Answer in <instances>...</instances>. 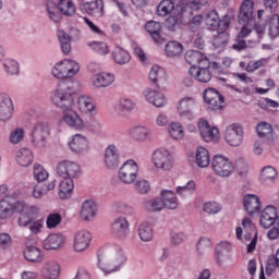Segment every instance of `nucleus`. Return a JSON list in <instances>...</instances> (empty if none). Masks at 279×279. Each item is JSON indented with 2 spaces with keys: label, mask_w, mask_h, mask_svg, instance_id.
Here are the masks:
<instances>
[{
  "label": "nucleus",
  "mask_w": 279,
  "mask_h": 279,
  "mask_svg": "<svg viewBox=\"0 0 279 279\" xmlns=\"http://www.w3.org/2000/svg\"><path fill=\"white\" fill-rule=\"evenodd\" d=\"M51 100L58 108L63 110V121L65 125L73 130L82 131L86 125L84 120L73 110V89L69 84L61 82L58 88L52 93Z\"/></svg>",
  "instance_id": "obj_1"
},
{
  "label": "nucleus",
  "mask_w": 279,
  "mask_h": 279,
  "mask_svg": "<svg viewBox=\"0 0 279 279\" xmlns=\"http://www.w3.org/2000/svg\"><path fill=\"white\" fill-rule=\"evenodd\" d=\"M38 217H40V207L28 204L24 214L17 218V226L28 228L32 234H38L43 230V219H38Z\"/></svg>",
  "instance_id": "obj_2"
},
{
  "label": "nucleus",
  "mask_w": 279,
  "mask_h": 279,
  "mask_svg": "<svg viewBox=\"0 0 279 279\" xmlns=\"http://www.w3.org/2000/svg\"><path fill=\"white\" fill-rule=\"evenodd\" d=\"M29 203L25 201H16L12 203L8 198L0 199V219H10L13 215H20L25 213Z\"/></svg>",
  "instance_id": "obj_3"
},
{
  "label": "nucleus",
  "mask_w": 279,
  "mask_h": 279,
  "mask_svg": "<svg viewBox=\"0 0 279 279\" xmlns=\"http://www.w3.org/2000/svg\"><path fill=\"white\" fill-rule=\"evenodd\" d=\"M77 73H80V63L71 59H65L57 63L52 69V75L58 80H66V77H75Z\"/></svg>",
  "instance_id": "obj_4"
},
{
  "label": "nucleus",
  "mask_w": 279,
  "mask_h": 279,
  "mask_svg": "<svg viewBox=\"0 0 279 279\" xmlns=\"http://www.w3.org/2000/svg\"><path fill=\"white\" fill-rule=\"evenodd\" d=\"M48 16L54 23H60L62 14L64 16H73L75 14V4L71 0L66 2L65 9L62 8V4H56L52 0H49L46 4Z\"/></svg>",
  "instance_id": "obj_5"
},
{
  "label": "nucleus",
  "mask_w": 279,
  "mask_h": 279,
  "mask_svg": "<svg viewBox=\"0 0 279 279\" xmlns=\"http://www.w3.org/2000/svg\"><path fill=\"white\" fill-rule=\"evenodd\" d=\"M213 171L220 178H230L234 173V165L222 155L214 156L211 160Z\"/></svg>",
  "instance_id": "obj_6"
},
{
  "label": "nucleus",
  "mask_w": 279,
  "mask_h": 279,
  "mask_svg": "<svg viewBox=\"0 0 279 279\" xmlns=\"http://www.w3.org/2000/svg\"><path fill=\"white\" fill-rule=\"evenodd\" d=\"M239 25H256L254 0H243L238 13Z\"/></svg>",
  "instance_id": "obj_7"
},
{
  "label": "nucleus",
  "mask_w": 279,
  "mask_h": 279,
  "mask_svg": "<svg viewBox=\"0 0 279 279\" xmlns=\"http://www.w3.org/2000/svg\"><path fill=\"white\" fill-rule=\"evenodd\" d=\"M57 173L60 178L74 180L82 175V168L77 162L62 160L57 166Z\"/></svg>",
  "instance_id": "obj_8"
},
{
  "label": "nucleus",
  "mask_w": 279,
  "mask_h": 279,
  "mask_svg": "<svg viewBox=\"0 0 279 279\" xmlns=\"http://www.w3.org/2000/svg\"><path fill=\"white\" fill-rule=\"evenodd\" d=\"M118 178L123 184H132L138 178V165L130 159L119 169Z\"/></svg>",
  "instance_id": "obj_9"
},
{
  "label": "nucleus",
  "mask_w": 279,
  "mask_h": 279,
  "mask_svg": "<svg viewBox=\"0 0 279 279\" xmlns=\"http://www.w3.org/2000/svg\"><path fill=\"white\" fill-rule=\"evenodd\" d=\"M51 136V128L47 122H38L33 130V143L36 147H45Z\"/></svg>",
  "instance_id": "obj_10"
},
{
  "label": "nucleus",
  "mask_w": 279,
  "mask_h": 279,
  "mask_svg": "<svg viewBox=\"0 0 279 279\" xmlns=\"http://www.w3.org/2000/svg\"><path fill=\"white\" fill-rule=\"evenodd\" d=\"M153 162L157 169H162V171H170L173 169V156L169 150L159 148L153 153Z\"/></svg>",
  "instance_id": "obj_11"
},
{
  "label": "nucleus",
  "mask_w": 279,
  "mask_h": 279,
  "mask_svg": "<svg viewBox=\"0 0 279 279\" xmlns=\"http://www.w3.org/2000/svg\"><path fill=\"white\" fill-rule=\"evenodd\" d=\"M204 101L207 105L209 110H223V96L215 88H207L205 89L204 94Z\"/></svg>",
  "instance_id": "obj_12"
},
{
  "label": "nucleus",
  "mask_w": 279,
  "mask_h": 279,
  "mask_svg": "<svg viewBox=\"0 0 279 279\" xmlns=\"http://www.w3.org/2000/svg\"><path fill=\"white\" fill-rule=\"evenodd\" d=\"M243 126L241 124H230L225 131V141L231 147H239L243 143Z\"/></svg>",
  "instance_id": "obj_13"
},
{
  "label": "nucleus",
  "mask_w": 279,
  "mask_h": 279,
  "mask_svg": "<svg viewBox=\"0 0 279 279\" xmlns=\"http://www.w3.org/2000/svg\"><path fill=\"white\" fill-rule=\"evenodd\" d=\"M110 231L116 239L123 241L130 236V221L125 217H119L111 223Z\"/></svg>",
  "instance_id": "obj_14"
},
{
  "label": "nucleus",
  "mask_w": 279,
  "mask_h": 279,
  "mask_svg": "<svg viewBox=\"0 0 279 279\" xmlns=\"http://www.w3.org/2000/svg\"><path fill=\"white\" fill-rule=\"evenodd\" d=\"M259 226L266 229L271 228V226H279L278 209L275 206L265 207L259 218Z\"/></svg>",
  "instance_id": "obj_15"
},
{
  "label": "nucleus",
  "mask_w": 279,
  "mask_h": 279,
  "mask_svg": "<svg viewBox=\"0 0 279 279\" xmlns=\"http://www.w3.org/2000/svg\"><path fill=\"white\" fill-rule=\"evenodd\" d=\"M185 61L191 65V69H198V66H210V60L202 51L187 50L185 52Z\"/></svg>",
  "instance_id": "obj_16"
},
{
  "label": "nucleus",
  "mask_w": 279,
  "mask_h": 279,
  "mask_svg": "<svg viewBox=\"0 0 279 279\" xmlns=\"http://www.w3.org/2000/svg\"><path fill=\"white\" fill-rule=\"evenodd\" d=\"M14 113V104L8 94H0V121H10Z\"/></svg>",
  "instance_id": "obj_17"
},
{
  "label": "nucleus",
  "mask_w": 279,
  "mask_h": 279,
  "mask_svg": "<svg viewBox=\"0 0 279 279\" xmlns=\"http://www.w3.org/2000/svg\"><path fill=\"white\" fill-rule=\"evenodd\" d=\"M198 130L205 143H210V141L219 138V129L215 126L211 128L208 121H206L205 119L199 120Z\"/></svg>",
  "instance_id": "obj_18"
},
{
  "label": "nucleus",
  "mask_w": 279,
  "mask_h": 279,
  "mask_svg": "<svg viewBox=\"0 0 279 279\" xmlns=\"http://www.w3.org/2000/svg\"><path fill=\"white\" fill-rule=\"evenodd\" d=\"M93 235L87 230H81L74 235V250L76 252H84L90 246Z\"/></svg>",
  "instance_id": "obj_19"
},
{
  "label": "nucleus",
  "mask_w": 279,
  "mask_h": 279,
  "mask_svg": "<svg viewBox=\"0 0 279 279\" xmlns=\"http://www.w3.org/2000/svg\"><path fill=\"white\" fill-rule=\"evenodd\" d=\"M189 75L192 76L196 82L202 84H208L213 80V73L210 72V66L190 68Z\"/></svg>",
  "instance_id": "obj_20"
},
{
  "label": "nucleus",
  "mask_w": 279,
  "mask_h": 279,
  "mask_svg": "<svg viewBox=\"0 0 279 279\" xmlns=\"http://www.w3.org/2000/svg\"><path fill=\"white\" fill-rule=\"evenodd\" d=\"M104 162L107 167V169H117L119 167V149H117V146L109 145L105 149L104 155Z\"/></svg>",
  "instance_id": "obj_21"
},
{
  "label": "nucleus",
  "mask_w": 279,
  "mask_h": 279,
  "mask_svg": "<svg viewBox=\"0 0 279 279\" xmlns=\"http://www.w3.org/2000/svg\"><path fill=\"white\" fill-rule=\"evenodd\" d=\"M243 206L247 215L252 217V215L260 213V198L256 194H246L243 198Z\"/></svg>",
  "instance_id": "obj_22"
},
{
  "label": "nucleus",
  "mask_w": 279,
  "mask_h": 279,
  "mask_svg": "<svg viewBox=\"0 0 279 279\" xmlns=\"http://www.w3.org/2000/svg\"><path fill=\"white\" fill-rule=\"evenodd\" d=\"M194 108H195V99H193V97H185L179 101L177 110L180 117H185L186 119H193Z\"/></svg>",
  "instance_id": "obj_23"
},
{
  "label": "nucleus",
  "mask_w": 279,
  "mask_h": 279,
  "mask_svg": "<svg viewBox=\"0 0 279 279\" xmlns=\"http://www.w3.org/2000/svg\"><path fill=\"white\" fill-rule=\"evenodd\" d=\"M144 95L147 101H149V104H153V106H155L156 108H162L167 105V98L165 97V94L158 90H153L148 88L144 92Z\"/></svg>",
  "instance_id": "obj_24"
},
{
  "label": "nucleus",
  "mask_w": 279,
  "mask_h": 279,
  "mask_svg": "<svg viewBox=\"0 0 279 279\" xmlns=\"http://www.w3.org/2000/svg\"><path fill=\"white\" fill-rule=\"evenodd\" d=\"M69 146L74 154H82V151H86V149H88V138L82 134H75L69 143Z\"/></svg>",
  "instance_id": "obj_25"
},
{
  "label": "nucleus",
  "mask_w": 279,
  "mask_h": 279,
  "mask_svg": "<svg viewBox=\"0 0 279 279\" xmlns=\"http://www.w3.org/2000/svg\"><path fill=\"white\" fill-rule=\"evenodd\" d=\"M64 243V235L61 233H52L44 241V250H60Z\"/></svg>",
  "instance_id": "obj_26"
},
{
  "label": "nucleus",
  "mask_w": 279,
  "mask_h": 279,
  "mask_svg": "<svg viewBox=\"0 0 279 279\" xmlns=\"http://www.w3.org/2000/svg\"><path fill=\"white\" fill-rule=\"evenodd\" d=\"M82 9L93 16H104V0H94L82 4Z\"/></svg>",
  "instance_id": "obj_27"
},
{
  "label": "nucleus",
  "mask_w": 279,
  "mask_h": 279,
  "mask_svg": "<svg viewBox=\"0 0 279 279\" xmlns=\"http://www.w3.org/2000/svg\"><path fill=\"white\" fill-rule=\"evenodd\" d=\"M257 136L264 138L265 142L270 145L274 143V128L267 122H260L256 126Z\"/></svg>",
  "instance_id": "obj_28"
},
{
  "label": "nucleus",
  "mask_w": 279,
  "mask_h": 279,
  "mask_svg": "<svg viewBox=\"0 0 279 279\" xmlns=\"http://www.w3.org/2000/svg\"><path fill=\"white\" fill-rule=\"evenodd\" d=\"M230 252H232V244H230V242H228V241L220 242L216 246L215 258H216V263L220 267H221V265H223V258L226 256H228V254H230Z\"/></svg>",
  "instance_id": "obj_29"
},
{
  "label": "nucleus",
  "mask_w": 279,
  "mask_h": 279,
  "mask_svg": "<svg viewBox=\"0 0 279 279\" xmlns=\"http://www.w3.org/2000/svg\"><path fill=\"white\" fill-rule=\"evenodd\" d=\"M73 189H75V183L73 179H63L59 185V197L60 199H69L73 195Z\"/></svg>",
  "instance_id": "obj_30"
},
{
  "label": "nucleus",
  "mask_w": 279,
  "mask_h": 279,
  "mask_svg": "<svg viewBox=\"0 0 279 279\" xmlns=\"http://www.w3.org/2000/svg\"><path fill=\"white\" fill-rule=\"evenodd\" d=\"M16 162L20 167H29L34 162V153L29 148H21L16 153Z\"/></svg>",
  "instance_id": "obj_31"
},
{
  "label": "nucleus",
  "mask_w": 279,
  "mask_h": 279,
  "mask_svg": "<svg viewBox=\"0 0 279 279\" xmlns=\"http://www.w3.org/2000/svg\"><path fill=\"white\" fill-rule=\"evenodd\" d=\"M97 213V204L93 201H85L81 208V217L84 221H90Z\"/></svg>",
  "instance_id": "obj_32"
},
{
  "label": "nucleus",
  "mask_w": 279,
  "mask_h": 279,
  "mask_svg": "<svg viewBox=\"0 0 279 279\" xmlns=\"http://www.w3.org/2000/svg\"><path fill=\"white\" fill-rule=\"evenodd\" d=\"M44 278L57 279L60 276V264L57 262H48L41 269Z\"/></svg>",
  "instance_id": "obj_33"
},
{
  "label": "nucleus",
  "mask_w": 279,
  "mask_h": 279,
  "mask_svg": "<svg viewBox=\"0 0 279 279\" xmlns=\"http://www.w3.org/2000/svg\"><path fill=\"white\" fill-rule=\"evenodd\" d=\"M92 82L96 88H106L114 82V76L110 73H100L96 74Z\"/></svg>",
  "instance_id": "obj_34"
},
{
  "label": "nucleus",
  "mask_w": 279,
  "mask_h": 279,
  "mask_svg": "<svg viewBox=\"0 0 279 279\" xmlns=\"http://www.w3.org/2000/svg\"><path fill=\"white\" fill-rule=\"evenodd\" d=\"M161 199L163 202L165 208H169L170 210H175L178 208V196H175V192L171 190H163L161 192Z\"/></svg>",
  "instance_id": "obj_35"
},
{
  "label": "nucleus",
  "mask_w": 279,
  "mask_h": 279,
  "mask_svg": "<svg viewBox=\"0 0 279 279\" xmlns=\"http://www.w3.org/2000/svg\"><path fill=\"white\" fill-rule=\"evenodd\" d=\"M167 78V73H165V70L158 65H154L148 74V80L151 82V85L155 86V88H158V83L162 82V80Z\"/></svg>",
  "instance_id": "obj_36"
},
{
  "label": "nucleus",
  "mask_w": 279,
  "mask_h": 279,
  "mask_svg": "<svg viewBox=\"0 0 279 279\" xmlns=\"http://www.w3.org/2000/svg\"><path fill=\"white\" fill-rule=\"evenodd\" d=\"M23 254L28 263H43V251L36 246H26Z\"/></svg>",
  "instance_id": "obj_37"
},
{
  "label": "nucleus",
  "mask_w": 279,
  "mask_h": 279,
  "mask_svg": "<svg viewBox=\"0 0 279 279\" xmlns=\"http://www.w3.org/2000/svg\"><path fill=\"white\" fill-rule=\"evenodd\" d=\"M112 58L113 61L116 62V64H128V62H130V60H132V57L130 56V52H128V50L116 46L113 51H112Z\"/></svg>",
  "instance_id": "obj_38"
},
{
  "label": "nucleus",
  "mask_w": 279,
  "mask_h": 279,
  "mask_svg": "<svg viewBox=\"0 0 279 279\" xmlns=\"http://www.w3.org/2000/svg\"><path fill=\"white\" fill-rule=\"evenodd\" d=\"M57 37L61 45L62 53L69 56V53H71V36L66 32L60 29L57 32Z\"/></svg>",
  "instance_id": "obj_39"
},
{
  "label": "nucleus",
  "mask_w": 279,
  "mask_h": 279,
  "mask_svg": "<svg viewBox=\"0 0 279 279\" xmlns=\"http://www.w3.org/2000/svg\"><path fill=\"white\" fill-rule=\"evenodd\" d=\"M266 27L268 29V36L270 38H278L279 36V15L274 14L271 15L267 22H266Z\"/></svg>",
  "instance_id": "obj_40"
},
{
  "label": "nucleus",
  "mask_w": 279,
  "mask_h": 279,
  "mask_svg": "<svg viewBox=\"0 0 279 279\" xmlns=\"http://www.w3.org/2000/svg\"><path fill=\"white\" fill-rule=\"evenodd\" d=\"M184 51V46L179 41H169L165 47V52L168 58H178Z\"/></svg>",
  "instance_id": "obj_41"
},
{
  "label": "nucleus",
  "mask_w": 279,
  "mask_h": 279,
  "mask_svg": "<svg viewBox=\"0 0 279 279\" xmlns=\"http://www.w3.org/2000/svg\"><path fill=\"white\" fill-rule=\"evenodd\" d=\"M196 165L201 168H206L210 165V154L205 147H198L196 150Z\"/></svg>",
  "instance_id": "obj_42"
},
{
  "label": "nucleus",
  "mask_w": 279,
  "mask_h": 279,
  "mask_svg": "<svg viewBox=\"0 0 279 279\" xmlns=\"http://www.w3.org/2000/svg\"><path fill=\"white\" fill-rule=\"evenodd\" d=\"M205 22L207 29L210 32H217V29H219V14L215 10H211L206 14Z\"/></svg>",
  "instance_id": "obj_43"
},
{
  "label": "nucleus",
  "mask_w": 279,
  "mask_h": 279,
  "mask_svg": "<svg viewBox=\"0 0 279 279\" xmlns=\"http://www.w3.org/2000/svg\"><path fill=\"white\" fill-rule=\"evenodd\" d=\"M138 236L141 241H151L154 239V229L149 222H142L138 227Z\"/></svg>",
  "instance_id": "obj_44"
},
{
  "label": "nucleus",
  "mask_w": 279,
  "mask_h": 279,
  "mask_svg": "<svg viewBox=\"0 0 279 279\" xmlns=\"http://www.w3.org/2000/svg\"><path fill=\"white\" fill-rule=\"evenodd\" d=\"M77 107L81 112L84 114H88L89 112H93L95 110V104H93V100L86 96H80L77 99Z\"/></svg>",
  "instance_id": "obj_45"
},
{
  "label": "nucleus",
  "mask_w": 279,
  "mask_h": 279,
  "mask_svg": "<svg viewBox=\"0 0 279 279\" xmlns=\"http://www.w3.org/2000/svg\"><path fill=\"white\" fill-rule=\"evenodd\" d=\"M144 208L148 210V213H160L162 208H165V203L162 197H157L155 199L146 201L144 203Z\"/></svg>",
  "instance_id": "obj_46"
},
{
  "label": "nucleus",
  "mask_w": 279,
  "mask_h": 279,
  "mask_svg": "<svg viewBox=\"0 0 279 279\" xmlns=\"http://www.w3.org/2000/svg\"><path fill=\"white\" fill-rule=\"evenodd\" d=\"M175 4L171 0H162L157 7L158 16H167L173 12Z\"/></svg>",
  "instance_id": "obj_47"
},
{
  "label": "nucleus",
  "mask_w": 279,
  "mask_h": 279,
  "mask_svg": "<svg viewBox=\"0 0 279 279\" xmlns=\"http://www.w3.org/2000/svg\"><path fill=\"white\" fill-rule=\"evenodd\" d=\"M125 263H128V256L124 255L123 252H119L116 259V268L102 267L101 262L98 263V267H100L105 274H112V271H117L119 267H121V265H125Z\"/></svg>",
  "instance_id": "obj_48"
},
{
  "label": "nucleus",
  "mask_w": 279,
  "mask_h": 279,
  "mask_svg": "<svg viewBox=\"0 0 279 279\" xmlns=\"http://www.w3.org/2000/svg\"><path fill=\"white\" fill-rule=\"evenodd\" d=\"M130 134L134 141H145L149 136V130L145 126H134L130 130Z\"/></svg>",
  "instance_id": "obj_49"
},
{
  "label": "nucleus",
  "mask_w": 279,
  "mask_h": 279,
  "mask_svg": "<svg viewBox=\"0 0 279 279\" xmlns=\"http://www.w3.org/2000/svg\"><path fill=\"white\" fill-rule=\"evenodd\" d=\"M33 175L34 180L37 182H45V180L49 178V172H47L40 163H35L33 167Z\"/></svg>",
  "instance_id": "obj_50"
},
{
  "label": "nucleus",
  "mask_w": 279,
  "mask_h": 279,
  "mask_svg": "<svg viewBox=\"0 0 279 279\" xmlns=\"http://www.w3.org/2000/svg\"><path fill=\"white\" fill-rule=\"evenodd\" d=\"M228 40H230L228 33L218 31L217 35L213 38V45L217 49H221V47H226V45H228Z\"/></svg>",
  "instance_id": "obj_51"
},
{
  "label": "nucleus",
  "mask_w": 279,
  "mask_h": 279,
  "mask_svg": "<svg viewBox=\"0 0 279 279\" xmlns=\"http://www.w3.org/2000/svg\"><path fill=\"white\" fill-rule=\"evenodd\" d=\"M89 47H92L93 51L98 53V56H108V53H110L108 44L104 41H93L89 44Z\"/></svg>",
  "instance_id": "obj_52"
},
{
  "label": "nucleus",
  "mask_w": 279,
  "mask_h": 279,
  "mask_svg": "<svg viewBox=\"0 0 279 279\" xmlns=\"http://www.w3.org/2000/svg\"><path fill=\"white\" fill-rule=\"evenodd\" d=\"M195 181L191 180L183 186H177L175 192L178 195H181L182 197H186V195L191 193H195Z\"/></svg>",
  "instance_id": "obj_53"
},
{
  "label": "nucleus",
  "mask_w": 279,
  "mask_h": 279,
  "mask_svg": "<svg viewBox=\"0 0 279 279\" xmlns=\"http://www.w3.org/2000/svg\"><path fill=\"white\" fill-rule=\"evenodd\" d=\"M169 134L170 136H172V138H174L175 141L180 140V138H184V129L182 128V125L178 122H173L170 125L169 129Z\"/></svg>",
  "instance_id": "obj_54"
},
{
  "label": "nucleus",
  "mask_w": 279,
  "mask_h": 279,
  "mask_svg": "<svg viewBox=\"0 0 279 279\" xmlns=\"http://www.w3.org/2000/svg\"><path fill=\"white\" fill-rule=\"evenodd\" d=\"M4 71L8 75H16L19 73V62L13 59H7L3 62Z\"/></svg>",
  "instance_id": "obj_55"
},
{
  "label": "nucleus",
  "mask_w": 279,
  "mask_h": 279,
  "mask_svg": "<svg viewBox=\"0 0 279 279\" xmlns=\"http://www.w3.org/2000/svg\"><path fill=\"white\" fill-rule=\"evenodd\" d=\"M278 175V170L274 166H266L262 169V180H274Z\"/></svg>",
  "instance_id": "obj_56"
},
{
  "label": "nucleus",
  "mask_w": 279,
  "mask_h": 279,
  "mask_svg": "<svg viewBox=\"0 0 279 279\" xmlns=\"http://www.w3.org/2000/svg\"><path fill=\"white\" fill-rule=\"evenodd\" d=\"M60 223H62V216L60 214H50L47 217V220H46L47 228H49V229L58 228V226H60Z\"/></svg>",
  "instance_id": "obj_57"
},
{
  "label": "nucleus",
  "mask_w": 279,
  "mask_h": 279,
  "mask_svg": "<svg viewBox=\"0 0 279 279\" xmlns=\"http://www.w3.org/2000/svg\"><path fill=\"white\" fill-rule=\"evenodd\" d=\"M203 23H204V17L202 16V14L195 15L187 23L189 29L191 32H198V29H199V27H202Z\"/></svg>",
  "instance_id": "obj_58"
},
{
  "label": "nucleus",
  "mask_w": 279,
  "mask_h": 279,
  "mask_svg": "<svg viewBox=\"0 0 279 279\" xmlns=\"http://www.w3.org/2000/svg\"><path fill=\"white\" fill-rule=\"evenodd\" d=\"M203 210L207 215H217V213H221V205L216 202H208L204 204Z\"/></svg>",
  "instance_id": "obj_59"
},
{
  "label": "nucleus",
  "mask_w": 279,
  "mask_h": 279,
  "mask_svg": "<svg viewBox=\"0 0 279 279\" xmlns=\"http://www.w3.org/2000/svg\"><path fill=\"white\" fill-rule=\"evenodd\" d=\"M23 138H25V131L21 128L15 129L10 134V142L13 143V145H17Z\"/></svg>",
  "instance_id": "obj_60"
},
{
  "label": "nucleus",
  "mask_w": 279,
  "mask_h": 279,
  "mask_svg": "<svg viewBox=\"0 0 279 279\" xmlns=\"http://www.w3.org/2000/svg\"><path fill=\"white\" fill-rule=\"evenodd\" d=\"M145 29L149 34V36H151V34L162 32V25L160 24V22L149 21L146 23Z\"/></svg>",
  "instance_id": "obj_61"
},
{
  "label": "nucleus",
  "mask_w": 279,
  "mask_h": 279,
  "mask_svg": "<svg viewBox=\"0 0 279 279\" xmlns=\"http://www.w3.org/2000/svg\"><path fill=\"white\" fill-rule=\"evenodd\" d=\"M31 195H32V197H34V199H43V197H45V195H47V190L41 187L40 184H35L32 187Z\"/></svg>",
  "instance_id": "obj_62"
},
{
  "label": "nucleus",
  "mask_w": 279,
  "mask_h": 279,
  "mask_svg": "<svg viewBox=\"0 0 279 279\" xmlns=\"http://www.w3.org/2000/svg\"><path fill=\"white\" fill-rule=\"evenodd\" d=\"M12 247V236L8 233H0V250Z\"/></svg>",
  "instance_id": "obj_63"
},
{
  "label": "nucleus",
  "mask_w": 279,
  "mask_h": 279,
  "mask_svg": "<svg viewBox=\"0 0 279 279\" xmlns=\"http://www.w3.org/2000/svg\"><path fill=\"white\" fill-rule=\"evenodd\" d=\"M230 23H232V17L226 14L221 20H219L218 32H226L228 27H230Z\"/></svg>",
  "instance_id": "obj_64"
}]
</instances>
